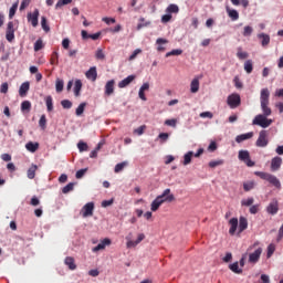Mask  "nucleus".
I'll return each instance as SVG.
<instances>
[{
    "instance_id": "nucleus-19",
    "label": "nucleus",
    "mask_w": 283,
    "mask_h": 283,
    "mask_svg": "<svg viewBox=\"0 0 283 283\" xmlns=\"http://www.w3.org/2000/svg\"><path fill=\"white\" fill-rule=\"evenodd\" d=\"M86 78L90 81H96L98 78V73L96 72V66H92L87 72H86Z\"/></svg>"
},
{
    "instance_id": "nucleus-55",
    "label": "nucleus",
    "mask_w": 283,
    "mask_h": 283,
    "mask_svg": "<svg viewBox=\"0 0 283 283\" xmlns=\"http://www.w3.org/2000/svg\"><path fill=\"white\" fill-rule=\"evenodd\" d=\"M138 54H143V50L140 49H136L129 56V61H134V59H136V56H138Z\"/></svg>"
},
{
    "instance_id": "nucleus-8",
    "label": "nucleus",
    "mask_w": 283,
    "mask_h": 283,
    "mask_svg": "<svg viewBox=\"0 0 283 283\" xmlns=\"http://www.w3.org/2000/svg\"><path fill=\"white\" fill-rule=\"evenodd\" d=\"M158 197L161 198L164 205H165V202L176 201V196H174V193H171V189H169V188L165 189L163 191V193L159 195Z\"/></svg>"
},
{
    "instance_id": "nucleus-43",
    "label": "nucleus",
    "mask_w": 283,
    "mask_h": 283,
    "mask_svg": "<svg viewBox=\"0 0 283 283\" xmlns=\"http://www.w3.org/2000/svg\"><path fill=\"white\" fill-rule=\"evenodd\" d=\"M41 27L44 32H50V25H48V19L45 17L41 18Z\"/></svg>"
},
{
    "instance_id": "nucleus-3",
    "label": "nucleus",
    "mask_w": 283,
    "mask_h": 283,
    "mask_svg": "<svg viewBox=\"0 0 283 283\" xmlns=\"http://www.w3.org/2000/svg\"><path fill=\"white\" fill-rule=\"evenodd\" d=\"M256 176H259L261 179H264L269 181L271 185H273L276 188H281L282 184L280 182V179L269 172H262V171H256L254 172Z\"/></svg>"
},
{
    "instance_id": "nucleus-29",
    "label": "nucleus",
    "mask_w": 283,
    "mask_h": 283,
    "mask_svg": "<svg viewBox=\"0 0 283 283\" xmlns=\"http://www.w3.org/2000/svg\"><path fill=\"white\" fill-rule=\"evenodd\" d=\"M258 38L261 41L262 46H266L269 43H271V36L268 34L261 33L258 35Z\"/></svg>"
},
{
    "instance_id": "nucleus-18",
    "label": "nucleus",
    "mask_w": 283,
    "mask_h": 283,
    "mask_svg": "<svg viewBox=\"0 0 283 283\" xmlns=\"http://www.w3.org/2000/svg\"><path fill=\"white\" fill-rule=\"evenodd\" d=\"M282 167V157H274L271 161V170L276 171Z\"/></svg>"
},
{
    "instance_id": "nucleus-64",
    "label": "nucleus",
    "mask_w": 283,
    "mask_h": 283,
    "mask_svg": "<svg viewBox=\"0 0 283 283\" xmlns=\"http://www.w3.org/2000/svg\"><path fill=\"white\" fill-rule=\"evenodd\" d=\"M112 205H114V199L102 201V207L104 208L112 207Z\"/></svg>"
},
{
    "instance_id": "nucleus-34",
    "label": "nucleus",
    "mask_w": 283,
    "mask_h": 283,
    "mask_svg": "<svg viewBox=\"0 0 283 283\" xmlns=\"http://www.w3.org/2000/svg\"><path fill=\"white\" fill-rule=\"evenodd\" d=\"M30 109H32V103H30V101L21 103V112H30Z\"/></svg>"
},
{
    "instance_id": "nucleus-21",
    "label": "nucleus",
    "mask_w": 283,
    "mask_h": 283,
    "mask_svg": "<svg viewBox=\"0 0 283 283\" xmlns=\"http://www.w3.org/2000/svg\"><path fill=\"white\" fill-rule=\"evenodd\" d=\"M266 210L271 214L277 213V211L280 210V207L277 205V200H273L272 202H270V205L268 206Z\"/></svg>"
},
{
    "instance_id": "nucleus-47",
    "label": "nucleus",
    "mask_w": 283,
    "mask_h": 283,
    "mask_svg": "<svg viewBox=\"0 0 283 283\" xmlns=\"http://www.w3.org/2000/svg\"><path fill=\"white\" fill-rule=\"evenodd\" d=\"M244 140H249V133L235 137L237 143H244Z\"/></svg>"
},
{
    "instance_id": "nucleus-5",
    "label": "nucleus",
    "mask_w": 283,
    "mask_h": 283,
    "mask_svg": "<svg viewBox=\"0 0 283 283\" xmlns=\"http://www.w3.org/2000/svg\"><path fill=\"white\" fill-rule=\"evenodd\" d=\"M126 247L127 249H134L136 247H138V244H140V242L143 240H145V234L144 233H139L138 237H137V240H132V233H129L127 237H126Z\"/></svg>"
},
{
    "instance_id": "nucleus-50",
    "label": "nucleus",
    "mask_w": 283,
    "mask_h": 283,
    "mask_svg": "<svg viewBox=\"0 0 283 283\" xmlns=\"http://www.w3.org/2000/svg\"><path fill=\"white\" fill-rule=\"evenodd\" d=\"M85 174H87V168L80 169L76 171L75 178H77V180H81V178H83Z\"/></svg>"
},
{
    "instance_id": "nucleus-63",
    "label": "nucleus",
    "mask_w": 283,
    "mask_h": 283,
    "mask_svg": "<svg viewBox=\"0 0 283 283\" xmlns=\"http://www.w3.org/2000/svg\"><path fill=\"white\" fill-rule=\"evenodd\" d=\"M1 94H8V82H4L0 86Z\"/></svg>"
},
{
    "instance_id": "nucleus-42",
    "label": "nucleus",
    "mask_w": 283,
    "mask_h": 283,
    "mask_svg": "<svg viewBox=\"0 0 283 283\" xmlns=\"http://www.w3.org/2000/svg\"><path fill=\"white\" fill-rule=\"evenodd\" d=\"M220 165H224V160L219 159V160H212L209 163V167L211 169H216V167H220Z\"/></svg>"
},
{
    "instance_id": "nucleus-24",
    "label": "nucleus",
    "mask_w": 283,
    "mask_h": 283,
    "mask_svg": "<svg viewBox=\"0 0 283 283\" xmlns=\"http://www.w3.org/2000/svg\"><path fill=\"white\" fill-rule=\"evenodd\" d=\"M64 264L69 266L70 271H76V263L74 262V258L66 256L64 260Z\"/></svg>"
},
{
    "instance_id": "nucleus-2",
    "label": "nucleus",
    "mask_w": 283,
    "mask_h": 283,
    "mask_svg": "<svg viewBox=\"0 0 283 283\" xmlns=\"http://www.w3.org/2000/svg\"><path fill=\"white\" fill-rule=\"evenodd\" d=\"M271 96V92H269V88H263L261 91V108L265 116L271 115L272 111L271 107H269V97Z\"/></svg>"
},
{
    "instance_id": "nucleus-46",
    "label": "nucleus",
    "mask_w": 283,
    "mask_h": 283,
    "mask_svg": "<svg viewBox=\"0 0 283 283\" xmlns=\"http://www.w3.org/2000/svg\"><path fill=\"white\" fill-rule=\"evenodd\" d=\"M70 191H74V182L67 184V185L62 189V193H70Z\"/></svg>"
},
{
    "instance_id": "nucleus-7",
    "label": "nucleus",
    "mask_w": 283,
    "mask_h": 283,
    "mask_svg": "<svg viewBox=\"0 0 283 283\" xmlns=\"http://www.w3.org/2000/svg\"><path fill=\"white\" fill-rule=\"evenodd\" d=\"M82 218H90L94 216V202H88L84 205V207L81 209Z\"/></svg>"
},
{
    "instance_id": "nucleus-4",
    "label": "nucleus",
    "mask_w": 283,
    "mask_h": 283,
    "mask_svg": "<svg viewBox=\"0 0 283 283\" xmlns=\"http://www.w3.org/2000/svg\"><path fill=\"white\" fill-rule=\"evenodd\" d=\"M269 116H271V115H264V113L256 115L255 118L253 119L252 124L259 125L260 127H263V128H266V127L271 126V124H273V119L266 118Z\"/></svg>"
},
{
    "instance_id": "nucleus-16",
    "label": "nucleus",
    "mask_w": 283,
    "mask_h": 283,
    "mask_svg": "<svg viewBox=\"0 0 283 283\" xmlns=\"http://www.w3.org/2000/svg\"><path fill=\"white\" fill-rule=\"evenodd\" d=\"M114 85H116V81L109 80L105 85V94L106 96H112L114 94Z\"/></svg>"
},
{
    "instance_id": "nucleus-33",
    "label": "nucleus",
    "mask_w": 283,
    "mask_h": 283,
    "mask_svg": "<svg viewBox=\"0 0 283 283\" xmlns=\"http://www.w3.org/2000/svg\"><path fill=\"white\" fill-rule=\"evenodd\" d=\"M166 12H168V14H178V12H180V8H178L177 4H169Z\"/></svg>"
},
{
    "instance_id": "nucleus-54",
    "label": "nucleus",
    "mask_w": 283,
    "mask_h": 283,
    "mask_svg": "<svg viewBox=\"0 0 283 283\" xmlns=\"http://www.w3.org/2000/svg\"><path fill=\"white\" fill-rule=\"evenodd\" d=\"M233 83H234V87H237V90H242L243 85H242V82L240 81L239 76L234 77Z\"/></svg>"
},
{
    "instance_id": "nucleus-44",
    "label": "nucleus",
    "mask_w": 283,
    "mask_h": 283,
    "mask_svg": "<svg viewBox=\"0 0 283 283\" xmlns=\"http://www.w3.org/2000/svg\"><path fill=\"white\" fill-rule=\"evenodd\" d=\"M140 23L137 25V30H143V28H147V25H151V22L145 21V18L139 19Z\"/></svg>"
},
{
    "instance_id": "nucleus-51",
    "label": "nucleus",
    "mask_w": 283,
    "mask_h": 283,
    "mask_svg": "<svg viewBox=\"0 0 283 283\" xmlns=\"http://www.w3.org/2000/svg\"><path fill=\"white\" fill-rule=\"evenodd\" d=\"M61 105L64 109H72V102L70 99H63Z\"/></svg>"
},
{
    "instance_id": "nucleus-15",
    "label": "nucleus",
    "mask_w": 283,
    "mask_h": 283,
    "mask_svg": "<svg viewBox=\"0 0 283 283\" xmlns=\"http://www.w3.org/2000/svg\"><path fill=\"white\" fill-rule=\"evenodd\" d=\"M260 255H262L261 248L256 249L253 253L249 255V262H252L253 264H255V262L260 260Z\"/></svg>"
},
{
    "instance_id": "nucleus-30",
    "label": "nucleus",
    "mask_w": 283,
    "mask_h": 283,
    "mask_svg": "<svg viewBox=\"0 0 283 283\" xmlns=\"http://www.w3.org/2000/svg\"><path fill=\"white\" fill-rule=\"evenodd\" d=\"M83 88V82L81 80L75 81L74 85V95L75 96H81V90Z\"/></svg>"
},
{
    "instance_id": "nucleus-61",
    "label": "nucleus",
    "mask_w": 283,
    "mask_h": 283,
    "mask_svg": "<svg viewBox=\"0 0 283 283\" xmlns=\"http://www.w3.org/2000/svg\"><path fill=\"white\" fill-rule=\"evenodd\" d=\"M200 118H213V113L211 112H202L200 113Z\"/></svg>"
},
{
    "instance_id": "nucleus-40",
    "label": "nucleus",
    "mask_w": 283,
    "mask_h": 283,
    "mask_svg": "<svg viewBox=\"0 0 283 283\" xmlns=\"http://www.w3.org/2000/svg\"><path fill=\"white\" fill-rule=\"evenodd\" d=\"M86 106V103H81L75 111L76 116H82L83 112H85Z\"/></svg>"
},
{
    "instance_id": "nucleus-37",
    "label": "nucleus",
    "mask_w": 283,
    "mask_h": 283,
    "mask_svg": "<svg viewBox=\"0 0 283 283\" xmlns=\"http://www.w3.org/2000/svg\"><path fill=\"white\" fill-rule=\"evenodd\" d=\"M191 158H193V151H188L184 156V165H190L191 164Z\"/></svg>"
},
{
    "instance_id": "nucleus-41",
    "label": "nucleus",
    "mask_w": 283,
    "mask_h": 283,
    "mask_svg": "<svg viewBox=\"0 0 283 283\" xmlns=\"http://www.w3.org/2000/svg\"><path fill=\"white\" fill-rule=\"evenodd\" d=\"M70 3H72V0H59L55 4V10L63 8V6H70Z\"/></svg>"
},
{
    "instance_id": "nucleus-6",
    "label": "nucleus",
    "mask_w": 283,
    "mask_h": 283,
    "mask_svg": "<svg viewBox=\"0 0 283 283\" xmlns=\"http://www.w3.org/2000/svg\"><path fill=\"white\" fill-rule=\"evenodd\" d=\"M241 98L240 94L233 93L228 96L227 104L231 109H235L237 107H240Z\"/></svg>"
},
{
    "instance_id": "nucleus-36",
    "label": "nucleus",
    "mask_w": 283,
    "mask_h": 283,
    "mask_svg": "<svg viewBox=\"0 0 283 283\" xmlns=\"http://www.w3.org/2000/svg\"><path fill=\"white\" fill-rule=\"evenodd\" d=\"M125 167H127V161L117 164L114 169L115 174H120V171H123Z\"/></svg>"
},
{
    "instance_id": "nucleus-52",
    "label": "nucleus",
    "mask_w": 283,
    "mask_h": 283,
    "mask_svg": "<svg viewBox=\"0 0 283 283\" xmlns=\"http://www.w3.org/2000/svg\"><path fill=\"white\" fill-rule=\"evenodd\" d=\"M77 148H78L80 151H87V149H88L87 143H85V142H80V143L77 144Z\"/></svg>"
},
{
    "instance_id": "nucleus-39",
    "label": "nucleus",
    "mask_w": 283,
    "mask_h": 283,
    "mask_svg": "<svg viewBox=\"0 0 283 283\" xmlns=\"http://www.w3.org/2000/svg\"><path fill=\"white\" fill-rule=\"evenodd\" d=\"M180 54H182V50L175 49V50L166 53V59H169V56H180Z\"/></svg>"
},
{
    "instance_id": "nucleus-25",
    "label": "nucleus",
    "mask_w": 283,
    "mask_h": 283,
    "mask_svg": "<svg viewBox=\"0 0 283 283\" xmlns=\"http://www.w3.org/2000/svg\"><path fill=\"white\" fill-rule=\"evenodd\" d=\"M25 149L28 151H31V154H34L35 151L39 150V143H33V142H29L25 144Z\"/></svg>"
},
{
    "instance_id": "nucleus-26",
    "label": "nucleus",
    "mask_w": 283,
    "mask_h": 283,
    "mask_svg": "<svg viewBox=\"0 0 283 283\" xmlns=\"http://www.w3.org/2000/svg\"><path fill=\"white\" fill-rule=\"evenodd\" d=\"M156 43H157V45H159L157 48V52H165V46H163V45H167V43H169V40L159 38V39H157Z\"/></svg>"
},
{
    "instance_id": "nucleus-28",
    "label": "nucleus",
    "mask_w": 283,
    "mask_h": 283,
    "mask_svg": "<svg viewBox=\"0 0 283 283\" xmlns=\"http://www.w3.org/2000/svg\"><path fill=\"white\" fill-rule=\"evenodd\" d=\"M229 269L230 271H232V273H235L237 275H240L242 273V268H240V263L238 262L229 264Z\"/></svg>"
},
{
    "instance_id": "nucleus-27",
    "label": "nucleus",
    "mask_w": 283,
    "mask_h": 283,
    "mask_svg": "<svg viewBox=\"0 0 283 283\" xmlns=\"http://www.w3.org/2000/svg\"><path fill=\"white\" fill-rule=\"evenodd\" d=\"M239 160H241L242 163H245V165L249 167V151L240 150L239 151Z\"/></svg>"
},
{
    "instance_id": "nucleus-48",
    "label": "nucleus",
    "mask_w": 283,
    "mask_h": 283,
    "mask_svg": "<svg viewBox=\"0 0 283 283\" xmlns=\"http://www.w3.org/2000/svg\"><path fill=\"white\" fill-rule=\"evenodd\" d=\"M145 129H147V126L142 125L134 130V134H137V136H143L145 134Z\"/></svg>"
},
{
    "instance_id": "nucleus-59",
    "label": "nucleus",
    "mask_w": 283,
    "mask_h": 283,
    "mask_svg": "<svg viewBox=\"0 0 283 283\" xmlns=\"http://www.w3.org/2000/svg\"><path fill=\"white\" fill-rule=\"evenodd\" d=\"M273 253H275V244L271 243L268 247V258H271V255H273Z\"/></svg>"
},
{
    "instance_id": "nucleus-14",
    "label": "nucleus",
    "mask_w": 283,
    "mask_h": 283,
    "mask_svg": "<svg viewBox=\"0 0 283 283\" xmlns=\"http://www.w3.org/2000/svg\"><path fill=\"white\" fill-rule=\"evenodd\" d=\"M133 81H136V75H128L118 83V87L123 90L124 87H127V85H130Z\"/></svg>"
},
{
    "instance_id": "nucleus-53",
    "label": "nucleus",
    "mask_w": 283,
    "mask_h": 283,
    "mask_svg": "<svg viewBox=\"0 0 283 283\" xmlns=\"http://www.w3.org/2000/svg\"><path fill=\"white\" fill-rule=\"evenodd\" d=\"M158 138L160 139L161 143H167V140H169V133H160L158 135Z\"/></svg>"
},
{
    "instance_id": "nucleus-11",
    "label": "nucleus",
    "mask_w": 283,
    "mask_h": 283,
    "mask_svg": "<svg viewBox=\"0 0 283 283\" xmlns=\"http://www.w3.org/2000/svg\"><path fill=\"white\" fill-rule=\"evenodd\" d=\"M27 19L33 28H36L39 25V9H34L32 13H28Z\"/></svg>"
},
{
    "instance_id": "nucleus-23",
    "label": "nucleus",
    "mask_w": 283,
    "mask_h": 283,
    "mask_svg": "<svg viewBox=\"0 0 283 283\" xmlns=\"http://www.w3.org/2000/svg\"><path fill=\"white\" fill-rule=\"evenodd\" d=\"M36 169H39V166L36 165H31V167L28 169L27 171V176L29 178V180H34L35 176H36Z\"/></svg>"
},
{
    "instance_id": "nucleus-12",
    "label": "nucleus",
    "mask_w": 283,
    "mask_h": 283,
    "mask_svg": "<svg viewBox=\"0 0 283 283\" xmlns=\"http://www.w3.org/2000/svg\"><path fill=\"white\" fill-rule=\"evenodd\" d=\"M109 244H112V240L105 238L95 248H93V253H97V251H103V249H105V247H109Z\"/></svg>"
},
{
    "instance_id": "nucleus-13",
    "label": "nucleus",
    "mask_w": 283,
    "mask_h": 283,
    "mask_svg": "<svg viewBox=\"0 0 283 283\" xmlns=\"http://www.w3.org/2000/svg\"><path fill=\"white\" fill-rule=\"evenodd\" d=\"M28 92H30V82H23L19 88V96H21V98H25V96H28Z\"/></svg>"
},
{
    "instance_id": "nucleus-10",
    "label": "nucleus",
    "mask_w": 283,
    "mask_h": 283,
    "mask_svg": "<svg viewBox=\"0 0 283 283\" xmlns=\"http://www.w3.org/2000/svg\"><path fill=\"white\" fill-rule=\"evenodd\" d=\"M6 39L7 41H9V43H12L14 41V22H8Z\"/></svg>"
},
{
    "instance_id": "nucleus-32",
    "label": "nucleus",
    "mask_w": 283,
    "mask_h": 283,
    "mask_svg": "<svg viewBox=\"0 0 283 283\" xmlns=\"http://www.w3.org/2000/svg\"><path fill=\"white\" fill-rule=\"evenodd\" d=\"M45 103H46V109H48V112H53V111H54V102H53L51 95H49V96L45 97Z\"/></svg>"
},
{
    "instance_id": "nucleus-17",
    "label": "nucleus",
    "mask_w": 283,
    "mask_h": 283,
    "mask_svg": "<svg viewBox=\"0 0 283 283\" xmlns=\"http://www.w3.org/2000/svg\"><path fill=\"white\" fill-rule=\"evenodd\" d=\"M226 12L228 13V17L231 18V21H238L240 19V13H238L235 9L226 7Z\"/></svg>"
},
{
    "instance_id": "nucleus-35",
    "label": "nucleus",
    "mask_w": 283,
    "mask_h": 283,
    "mask_svg": "<svg viewBox=\"0 0 283 283\" xmlns=\"http://www.w3.org/2000/svg\"><path fill=\"white\" fill-rule=\"evenodd\" d=\"M51 65H59V52L54 51L50 59Z\"/></svg>"
},
{
    "instance_id": "nucleus-56",
    "label": "nucleus",
    "mask_w": 283,
    "mask_h": 283,
    "mask_svg": "<svg viewBox=\"0 0 283 283\" xmlns=\"http://www.w3.org/2000/svg\"><path fill=\"white\" fill-rule=\"evenodd\" d=\"M55 90L56 92H63V80H56Z\"/></svg>"
},
{
    "instance_id": "nucleus-9",
    "label": "nucleus",
    "mask_w": 283,
    "mask_h": 283,
    "mask_svg": "<svg viewBox=\"0 0 283 283\" xmlns=\"http://www.w3.org/2000/svg\"><path fill=\"white\" fill-rule=\"evenodd\" d=\"M269 133L266 130H261L259 134V138L256 140V146L259 147H266L269 145Z\"/></svg>"
},
{
    "instance_id": "nucleus-1",
    "label": "nucleus",
    "mask_w": 283,
    "mask_h": 283,
    "mask_svg": "<svg viewBox=\"0 0 283 283\" xmlns=\"http://www.w3.org/2000/svg\"><path fill=\"white\" fill-rule=\"evenodd\" d=\"M229 227L230 235H235V231H238V233L240 234L242 233V231H247L249 227V221L247 220L245 217H240L238 227V218H232L229 220Z\"/></svg>"
},
{
    "instance_id": "nucleus-20",
    "label": "nucleus",
    "mask_w": 283,
    "mask_h": 283,
    "mask_svg": "<svg viewBox=\"0 0 283 283\" xmlns=\"http://www.w3.org/2000/svg\"><path fill=\"white\" fill-rule=\"evenodd\" d=\"M199 90H200V80L198 77H195L190 83V92L191 94H197Z\"/></svg>"
},
{
    "instance_id": "nucleus-45",
    "label": "nucleus",
    "mask_w": 283,
    "mask_h": 283,
    "mask_svg": "<svg viewBox=\"0 0 283 283\" xmlns=\"http://www.w3.org/2000/svg\"><path fill=\"white\" fill-rule=\"evenodd\" d=\"M40 50H43V40L38 39L34 43V52H40Z\"/></svg>"
},
{
    "instance_id": "nucleus-60",
    "label": "nucleus",
    "mask_w": 283,
    "mask_h": 283,
    "mask_svg": "<svg viewBox=\"0 0 283 283\" xmlns=\"http://www.w3.org/2000/svg\"><path fill=\"white\" fill-rule=\"evenodd\" d=\"M231 260H233V254L231 252H227L226 256H223L222 261L226 263L231 262Z\"/></svg>"
},
{
    "instance_id": "nucleus-22",
    "label": "nucleus",
    "mask_w": 283,
    "mask_h": 283,
    "mask_svg": "<svg viewBox=\"0 0 283 283\" xmlns=\"http://www.w3.org/2000/svg\"><path fill=\"white\" fill-rule=\"evenodd\" d=\"M161 205H164L163 203V198L157 196L156 199L150 205V210L151 211H158V209H160Z\"/></svg>"
},
{
    "instance_id": "nucleus-62",
    "label": "nucleus",
    "mask_w": 283,
    "mask_h": 283,
    "mask_svg": "<svg viewBox=\"0 0 283 283\" xmlns=\"http://www.w3.org/2000/svg\"><path fill=\"white\" fill-rule=\"evenodd\" d=\"M178 122L176 119H166L165 120V125H167L168 127H176V124Z\"/></svg>"
},
{
    "instance_id": "nucleus-58",
    "label": "nucleus",
    "mask_w": 283,
    "mask_h": 283,
    "mask_svg": "<svg viewBox=\"0 0 283 283\" xmlns=\"http://www.w3.org/2000/svg\"><path fill=\"white\" fill-rule=\"evenodd\" d=\"M30 3H32V0H22V2L20 4V11L25 10V8H28V6H30Z\"/></svg>"
},
{
    "instance_id": "nucleus-49",
    "label": "nucleus",
    "mask_w": 283,
    "mask_h": 283,
    "mask_svg": "<svg viewBox=\"0 0 283 283\" xmlns=\"http://www.w3.org/2000/svg\"><path fill=\"white\" fill-rule=\"evenodd\" d=\"M95 59H97V61H105V53L98 49L95 53Z\"/></svg>"
},
{
    "instance_id": "nucleus-38",
    "label": "nucleus",
    "mask_w": 283,
    "mask_h": 283,
    "mask_svg": "<svg viewBox=\"0 0 283 283\" xmlns=\"http://www.w3.org/2000/svg\"><path fill=\"white\" fill-rule=\"evenodd\" d=\"M39 126L41 129H45L48 127V117H45V115H41Z\"/></svg>"
},
{
    "instance_id": "nucleus-31",
    "label": "nucleus",
    "mask_w": 283,
    "mask_h": 283,
    "mask_svg": "<svg viewBox=\"0 0 283 283\" xmlns=\"http://www.w3.org/2000/svg\"><path fill=\"white\" fill-rule=\"evenodd\" d=\"M19 9V0L15 1L12 7L9 10V19H13L14 15L17 14V10Z\"/></svg>"
},
{
    "instance_id": "nucleus-57",
    "label": "nucleus",
    "mask_w": 283,
    "mask_h": 283,
    "mask_svg": "<svg viewBox=\"0 0 283 283\" xmlns=\"http://www.w3.org/2000/svg\"><path fill=\"white\" fill-rule=\"evenodd\" d=\"M237 56H238V59H241V61H243V59H247V56H249V54L247 52H243L242 49H239Z\"/></svg>"
}]
</instances>
